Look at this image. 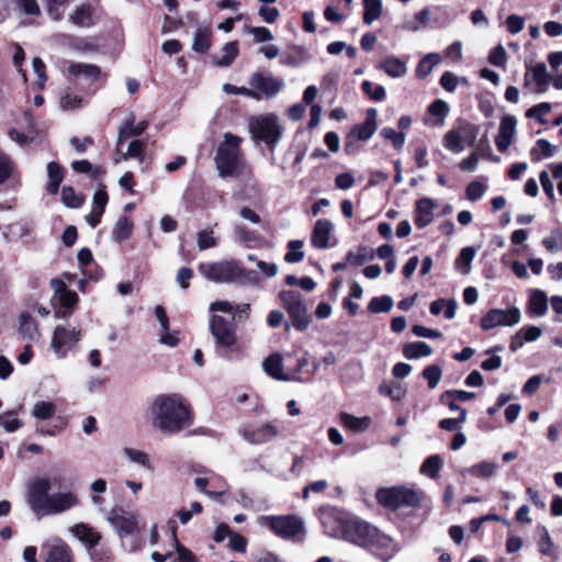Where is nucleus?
<instances>
[{"mask_svg": "<svg viewBox=\"0 0 562 562\" xmlns=\"http://www.w3.org/2000/svg\"><path fill=\"white\" fill-rule=\"evenodd\" d=\"M243 138L232 133H225L215 155V165L220 177H233L241 167L240 145Z\"/></svg>", "mask_w": 562, "mask_h": 562, "instance_id": "nucleus-5", "label": "nucleus"}, {"mask_svg": "<svg viewBox=\"0 0 562 562\" xmlns=\"http://www.w3.org/2000/svg\"><path fill=\"white\" fill-rule=\"evenodd\" d=\"M539 551L543 555L555 558V544L546 529L539 541Z\"/></svg>", "mask_w": 562, "mask_h": 562, "instance_id": "nucleus-59", "label": "nucleus"}, {"mask_svg": "<svg viewBox=\"0 0 562 562\" xmlns=\"http://www.w3.org/2000/svg\"><path fill=\"white\" fill-rule=\"evenodd\" d=\"M171 539L178 555L176 562H195L192 552L178 541L175 527L171 528Z\"/></svg>", "mask_w": 562, "mask_h": 562, "instance_id": "nucleus-50", "label": "nucleus"}, {"mask_svg": "<svg viewBox=\"0 0 562 562\" xmlns=\"http://www.w3.org/2000/svg\"><path fill=\"white\" fill-rule=\"evenodd\" d=\"M475 257V249L473 247H465L461 250L459 257L454 261L456 269L463 276L471 271V263Z\"/></svg>", "mask_w": 562, "mask_h": 562, "instance_id": "nucleus-40", "label": "nucleus"}, {"mask_svg": "<svg viewBox=\"0 0 562 562\" xmlns=\"http://www.w3.org/2000/svg\"><path fill=\"white\" fill-rule=\"evenodd\" d=\"M431 347L424 341L409 342L403 347V355L406 359L428 357L431 355Z\"/></svg>", "mask_w": 562, "mask_h": 562, "instance_id": "nucleus-37", "label": "nucleus"}, {"mask_svg": "<svg viewBox=\"0 0 562 562\" xmlns=\"http://www.w3.org/2000/svg\"><path fill=\"white\" fill-rule=\"evenodd\" d=\"M532 76L533 81L540 87V92L547 89L549 83V74L544 64L527 67L525 74V85H529V76Z\"/></svg>", "mask_w": 562, "mask_h": 562, "instance_id": "nucleus-32", "label": "nucleus"}, {"mask_svg": "<svg viewBox=\"0 0 562 562\" xmlns=\"http://www.w3.org/2000/svg\"><path fill=\"white\" fill-rule=\"evenodd\" d=\"M443 465V461L440 456L435 454L428 457L422 464L420 472L429 477H436Z\"/></svg>", "mask_w": 562, "mask_h": 562, "instance_id": "nucleus-45", "label": "nucleus"}, {"mask_svg": "<svg viewBox=\"0 0 562 562\" xmlns=\"http://www.w3.org/2000/svg\"><path fill=\"white\" fill-rule=\"evenodd\" d=\"M517 120L513 115H506L501 120L495 145L501 153H505L512 145L516 135Z\"/></svg>", "mask_w": 562, "mask_h": 562, "instance_id": "nucleus-16", "label": "nucleus"}, {"mask_svg": "<svg viewBox=\"0 0 562 562\" xmlns=\"http://www.w3.org/2000/svg\"><path fill=\"white\" fill-rule=\"evenodd\" d=\"M384 533L373 525L358 517L349 522L345 540L362 547L373 553H378L384 543Z\"/></svg>", "mask_w": 562, "mask_h": 562, "instance_id": "nucleus-7", "label": "nucleus"}, {"mask_svg": "<svg viewBox=\"0 0 562 562\" xmlns=\"http://www.w3.org/2000/svg\"><path fill=\"white\" fill-rule=\"evenodd\" d=\"M52 488L47 477H35L30 482L26 493V502L31 510L40 516L57 515L76 507L79 504L75 492H61L49 494Z\"/></svg>", "mask_w": 562, "mask_h": 562, "instance_id": "nucleus-2", "label": "nucleus"}, {"mask_svg": "<svg viewBox=\"0 0 562 562\" xmlns=\"http://www.w3.org/2000/svg\"><path fill=\"white\" fill-rule=\"evenodd\" d=\"M56 412L57 407L50 401H38L32 407V416L38 420H49Z\"/></svg>", "mask_w": 562, "mask_h": 562, "instance_id": "nucleus-38", "label": "nucleus"}, {"mask_svg": "<svg viewBox=\"0 0 562 562\" xmlns=\"http://www.w3.org/2000/svg\"><path fill=\"white\" fill-rule=\"evenodd\" d=\"M48 183L47 191L50 194H56L59 190L60 183L64 179L63 168L59 164L50 161L47 165Z\"/></svg>", "mask_w": 562, "mask_h": 562, "instance_id": "nucleus-34", "label": "nucleus"}, {"mask_svg": "<svg viewBox=\"0 0 562 562\" xmlns=\"http://www.w3.org/2000/svg\"><path fill=\"white\" fill-rule=\"evenodd\" d=\"M11 4L16 11L26 15H38L41 12L36 0H11Z\"/></svg>", "mask_w": 562, "mask_h": 562, "instance_id": "nucleus-51", "label": "nucleus"}, {"mask_svg": "<svg viewBox=\"0 0 562 562\" xmlns=\"http://www.w3.org/2000/svg\"><path fill=\"white\" fill-rule=\"evenodd\" d=\"M252 91L261 97L271 99L276 97L283 88V81L274 77H266L260 72H255L249 80Z\"/></svg>", "mask_w": 562, "mask_h": 562, "instance_id": "nucleus-14", "label": "nucleus"}, {"mask_svg": "<svg viewBox=\"0 0 562 562\" xmlns=\"http://www.w3.org/2000/svg\"><path fill=\"white\" fill-rule=\"evenodd\" d=\"M123 453L131 462L136 463L148 471L154 470L151 459L146 452L134 448H124Z\"/></svg>", "mask_w": 562, "mask_h": 562, "instance_id": "nucleus-41", "label": "nucleus"}, {"mask_svg": "<svg viewBox=\"0 0 562 562\" xmlns=\"http://www.w3.org/2000/svg\"><path fill=\"white\" fill-rule=\"evenodd\" d=\"M61 201L67 207L78 209L82 205L85 198L77 193L71 187L61 189Z\"/></svg>", "mask_w": 562, "mask_h": 562, "instance_id": "nucleus-47", "label": "nucleus"}, {"mask_svg": "<svg viewBox=\"0 0 562 562\" xmlns=\"http://www.w3.org/2000/svg\"><path fill=\"white\" fill-rule=\"evenodd\" d=\"M248 260L255 261L258 270L268 278L274 277L279 271V268L276 263L257 260L254 255H248Z\"/></svg>", "mask_w": 562, "mask_h": 562, "instance_id": "nucleus-62", "label": "nucleus"}, {"mask_svg": "<svg viewBox=\"0 0 562 562\" xmlns=\"http://www.w3.org/2000/svg\"><path fill=\"white\" fill-rule=\"evenodd\" d=\"M462 136L460 135V132L458 131H449L445 136V145L446 147L454 153H461L463 151L462 146Z\"/></svg>", "mask_w": 562, "mask_h": 562, "instance_id": "nucleus-57", "label": "nucleus"}, {"mask_svg": "<svg viewBox=\"0 0 562 562\" xmlns=\"http://www.w3.org/2000/svg\"><path fill=\"white\" fill-rule=\"evenodd\" d=\"M209 477L210 493H207V496L210 498L216 499L218 496H222L227 492V484L221 476L211 474Z\"/></svg>", "mask_w": 562, "mask_h": 562, "instance_id": "nucleus-52", "label": "nucleus"}, {"mask_svg": "<svg viewBox=\"0 0 562 562\" xmlns=\"http://www.w3.org/2000/svg\"><path fill=\"white\" fill-rule=\"evenodd\" d=\"M133 229V221L128 216L122 215L116 220L111 232V237L116 243H122L132 236Z\"/></svg>", "mask_w": 562, "mask_h": 562, "instance_id": "nucleus-28", "label": "nucleus"}, {"mask_svg": "<svg viewBox=\"0 0 562 562\" xmlns=\"http://www.w3.org/2000/svg\"><path fill=\"white\" fill-rule=\"evenodd\" d=\"M528 310L536 316H543L548 311V297L544 291L535 290L532 291L529 302Z\"/></svg>", "mask_w": 562, "mask_h": 562, "instance_id": "nucleus-33", "label": "nucleus"}, {"mask_svg": "<svg viewBox=\"0 0 562 562\" xmlns=\"http://www.w3.org/2000/svg\"><path fill=\"white\" fill-rule=\"evenodd\" d=\"M19 333L23 338L31 341L40 338L37 323L26 312L21 313L19 317Z\"/></svg>", "mask_w": 562, "mask_h": 562, "instance_id": "nucleus-29", "label": "nucleus"}, {"mask_svg": "<svg viewBox=\"0 0 562 562\" xmlns=\"http://www.w3.org/2000/svg\"><path fill=\"white\" fill-rule=\"evenodd\" d=\"M248 130L252 140L266 144L274 151L283 136V126L274 113L254 115L248 120Z\"/></svg>", "mask_w": 562, "mask_h": 562, "instance_id": "nucleus-4", "label": "nucleus"}, {"mask_svg": "<svg viewBox=\"0 0 562 562\" xmlns=\"http://www.w3.org/2000/svg\"><path fill=\"white\" fill-rule=\"evenodd\" d=\"M279 435L277 426L271 423H266L254 429H245L243 431L244 438L254 445L266 443Z\"/></svg>", "mask_w": 562, "mask_h": 562, "instance_id": "nucleus-18", "label": "nucleus"}, {"mask_svg": "<svg viewBox=\"0 0 562 562\" xmlns=\"http://www.w3.org/2000/svg\"><path fill=\"white\" fill-rule=\"evenodd\" d=\"M366 24L373 23L382 13V0H363Z\"/></svg>", "mask_w": 562, "mask_h": 562, "instance_id": "nucleus-44", "label": "nucleus"}, {"mask_svg": "<svg viewBox=\"0 0 562 562\" xmlns=\"http://www.w3.org/2000/svg\"><path fill=\"white\" fill-rule=\"evenodd\" d=\"M435 207V201L429 198L420 199L417 202L415 224L418 228H424L432 223Z\"/></svg>", "mask_w": 562, "mask_h": 562, "instance_id": "nucleus-23", "label": "nucleus"}, {"mask_svg": "<svg viewBox=\"0 0 562 562\" xmlns=\"http://www.w3.org/2000/svg\"><path fill=\"white\" fill-rule=\"evenodd\" d=\"M279 297L282 306L292 318L293 326L297 330H305L311 323V316L307 313L302 295L297 291H282Z\"/></svg>", "mask_w": 562, "mask_h": 562, "instance_id": "nucleus-11", "label": "nucleus"}, {"mask_svg": "<svg viewBox=\"0 0 562 562\" xmlns=\"http://www.w3.org/2000/svg\"><path fill=\"white\" fill-rule=\"evenodd\" d=\"M475 397V393L462 390H449L441 394L440 402L447 403V400L467 402Z\"/></svg>", "mask_w": 562, "mask_h": 562, "instance_id": "nucleus-58", "label": "nucleus"}, {"mask_svg": "<svg viewBox=\"0 0 562 562\" xmlns=\"http://www.w3.org/2000/svg\"><path fill=\"white\" fill-rule=\"evenodd\" d=\"M441 60V57L437 53H430L426 55L419 64L417 65L416 74L419 78L427 77L431 71L432 68L439 64Z\"/></svg>", "mask_w": 562, "mask_h": 562, "instance_id": "nucleus-43", "label": "nucleus"}, {"mask_svg": "<svg viewBox=\"0 0 562 562\" xmlns=\"http://www.w3.org/2000/svg\"><path fill=\"white\" fill-rule=\"evenodd\" d=\"M263 371L271 378L279 381H289V379H297L296 375H289V370L283 369V359L280 353L270 355L262 362Z\"/></svg>", "mask_w": 562, "mask_h": 562, "instance_id": "nucleus-19", "label": "nucleus"}, {"mask_svg": "<svg viewBox=\"0 0 562 562\" xmlns=\"http://www.w3.org/2000/svg\"><path fill=\"white\" fill-rule=\"evenodd\" d=\"M536 148H533L530 153L532 160L539 161L542 158L552 157L555 153V148L551 145V143L547 139H538L536 143Z\"/></svg>", "mask_w": 562, "mask_h": 562, "instance_id": "nucleus-46", "label": "nucleus"}, {"mask_svg": "<svg viewBox=\"0 0 562 562\" xmlns=\"http://www.w3.org/2000/svg\"><path fill=\"white\" fill-rule=\"evenodd\" d=\"M422 502V493L405 486H394L389 488V509H400L403 507H417Z\"/></svg>", "mask_w": 562, "mask_h": 562, "instance_id": "nucleus-13", "label": "nucleus"}, {"mask_svg": "<svg viewBox=\"0 0 562 562\" xmlns=\"http://www.w3.org/2000/svg\"><path fill=\"white\" fill-rule=\"evenodd\" d=\"M68 19L78 27H90L94 21V9L90 4H81L69 14Z\"/></svg>", "mask_w": 562, "mask_h": 562, "instance_id": "nucleus-25", "label": "nucleus"}, {"mask_svg": "<svg viewBox=\"0 0 562 562\" xmlns=\"http://www.w3.org/2000/svg\"><path fill=\"white\" fill-rule=\"evenodd\" d=\"M58 301L61 305L60 308L55 311V317L56 318H67L71 314V308L76 305L78 302V295L76 292L68 290L67 292L59 295Z\"/></svg>", "mask_w": 562, "mask_h": 562, "instance_id": "nucleus-36", "label": "nucleus"}, {"mask_svg": "<svg viewBox=\"0 0 562 562\" xmlns=\"http://www.w3.org/2000/svg\"><path fill=\"white\" fill-rule=\"evenodd\" d=\"M303 246V240H291L288 245L289 251L285 254L284 260L290 263H296L302 261L304 259Z\"/></svg>", "mask_w": 562, "mask_h": 562, "instance_id": "nucleus-48", "label": "nucleus"}, {"mask_svg": "<svg viewBox=\"0 0 562 562\" xmlns=\"http://www.w3.org/2000/svg\"><path fill=\"white\" fill-rule=\"evenodd\" d=\"M367 505L371 508L380 507L381 509L386 508V488L380 487L373 495L364 497Z\"/></svg>", "mask_w": 562, "mask_h": 562, "instance_id": "nucleus-56", "label": "nucleus"}, {"mask_svg": "<svg viewBox=\"0 0 562 562\" xmlns=\"http://www.w3.org/2000/svg\"><path fill=\"white\" fill-rule=\"evenodd\" d=\"M210 331L217 346L231 349L237 342L236 324L234 321V304L226 300L210 304Z\"/></svg>", "mask_w": 562, "mask_h": 562, "instance_id": "nucleus-3", "label": "nucleus"}, {"mask_svg": "<svg viewBox=\"0 0 562 562\" xmlns=\"http://www.w3.org/2000/svg\"><path fill=\"white\" fill-rule=\"evenodd\" d=\"M83 104H85L83 98L72 91L66 90L60 95L59 106L64 111H74V110L82 108Z\"/></svg>", "mask_w": 562, "mask_h": 562, "instance_id": "nucleus-42", "label": "nucleus"}, {"mask_svg": "<svg viewBox=\"0 0 562 562\" xmlns=\"http://www.w3.org/2000/svg\"><path fill=\"white\" fill-rule=\"evenodd\" d=\"M333 231V224L327 220H318L315 223L311 235V241L314 247L325 249L329 246V237Z\"/></svg>", "mask_w": 562, "mask_h": 562, "instance_id": "nucleus-22", "label": "nucleus"}, {"mask_svg": "<svg viewBox=\"0 0 562 562\" xmlns=\"http://www.w3.org/2000/svg\"><path fill=\"white\" fill-rule=\"evenodd\" d=\"M150 414L153 427L167 436L180 432L192 423L190 406L177 394L157 396Z\"/></svg>", "mask_w": 562, "mask_h": 562, "instance_id": "nucleus-1", "label": "nucleus"}, {"mask_svg": "<svg viewBox=\"0 0 562 562\" xmlns=\"http://www.w3.org/2000/svg\"><path fill=\"white\" fill-rule=\"evenodd\" d=\"M25 117H26L30 126L33 127V123H34L33 117L29 113L25 114ZM8 135L11 140L15 142L19 145L31 144V143H34L37 139H40V133L36 132L34 128L29 131L27 134L20 133L16 130L12 128L9 131Z\"/></svg>", "mask_w": 562, "mask_h": 562, "instance_id": "nucleus-35", "label": "nucleus"}, {"mask_svg": "<svg viewBox=\"0 0 562 562\" xmlns=\"http://www.w3.org/2000/svg\"><path fill=\"white\" fill-rule=\"evenodd\" d=\"M374 258V250L369 247L360 246L347 254V262L353 266H360Z\"/></svg>", "mask_w": 562, "mask_h": 562, "instance_id": "nucleus-39", "label": "nucleus"}, {"mask_svg": "<svg viewBox=\"0 0 562 562\" xmlns=\"http://www.w3.org/2000/svg\"><path fill=\"white\" fill-rule=\"evenodd\" d=\"M134 122L135 117L131 114L120 126L117 146L132 136L140 135L146 130L147 123L145 121L139 122L137 125H134Z\"/></svg>", "mask_w": 562, "mask_h": 562, "instance_id": "nucleus-27", "label": "nucleus"}, {"mask_svg": "<svg viewBox=\"0 0 562 562\" xmlns=\"http://www.w3.org/2000/svg\"><path fill=\"white\" fill-rule=\"evenodd\" d=\"M67 76L75 85L79 83L81 78L92 83L102 77V71L94 64L70 63L67 68Z\"/></svg>", "mask_w": 562, "mask_h": 562, "instance_id": "nucleus-15", "label": "nucleus"}, {"mask_svg": "<svg viewBox=\"0 0 562 562\" xmlns=\"http://www.w3.org/2000/svg\"><path fill=\"white\" fill-rule=\"evenodd\" d=\"M0 425L8 432H14L22 426V422L14 417L12 413H5L3 415H0Z\"/></svg>", "mask_w": 562, "mask_h": 562, "instance_id": "nucleus-64", "label": "nucleus"}, {"mask_svg": "<svg viewBox=\"0 0 562 562\" xmlns=\"http://www.w3.org/2000/svg\"><path fill=\"white\" fill-rule=\"evenodd\" d=\"M521 321V311L517 306L507 308H491L480 319L483 330H492L497 327H514Z\"/></svg>", "mask_w": 562, "mask_h": 562, "instance_id": "nucleus-12", "label": "nucleus"}, {"mask_svg": "<svg viewBox=\"0 0 562 562\" xmlns=\"http://www.w3.org/2000/svg\"><path fill=\"white\" fill-rule=\"evenodd\" d=\"M109 521L121 537L133 535L137 529V517L131 513H113L109 516Z\"/></svg>", "mask_w": 562, "mask_h": 562, "instance_id": "nucleus-20", "label": "nucleus"}, {"mask_svg": "<svg viewBox=\"0 0 562 562\" xmlns=\"http://www.w3.org/2000/svg\"><path fill=\"white\" fill-rule=\"evenodd\" d=\"M70 531L77 539L90 548L97 546L100 540L99 533L86 524H77L70 528Z\"/></svg>", "mask_w": 562, "mask_h": 562, "instance_id": "nucleus-31", "label": "nucleus"}, {"mask_svg": "<svg viewBox=\"0 0 562 562\" xmlns=\"http://www.w3.org/2000/svg\"><path fill=\"white\" fill-rule=\"evenodd\" d=\"M68 0H45L48 14L53 20H60Z\"/></svg>", "mask_w": 562, "mask_h": 562, "instance_id": "nucleus-60", "label": "nucleus"}, {"mask_svg": "<svg viewBox=\"0 0 562 562\" xmlns=\"http://www.w3.org/2000/svg\"><path fill=\"white\" fill-rule=\"evenodd\" d=\"M486 191V187L479 182V181H472L467 186L465 189V195L468 200L474 202L480 200Z\"/></svg>", "mask_w": 562, "mask_h": 562, "instance_id": "nucleus-61", "label": "nucleus"}, {"mask_svg": "<svg viewBox=\"0 0 562 562\" xmlns=\"http://www.w3.org/2000/svg\"><path fill=\"white\" fill-rule=\"evenodd\" d=\"M498 465L495 462L481 461L471 467L461 470L462 476H472L475 479L487 480L496 474Z\"/></svg>", "mask_w": 562, "mask_h": 562, "instance_id": "nucleus-24", "label": "nucleus"}, {"mask_svg": "<svg viewBox=\"0 0 562 562\" xmlns=\"http://www.w3.org/2000/svg\"><path fill=\"white\" fill-rule=\"evenodd\" d=\"M199 271L204 278L216 283L237 282L245 274V270L237 262L231 260L201 263Z\"/></svg>", "mask_w": 562, "mask_h": 562, "instance_id": "nucleus-8", "label": "nucleus"}, {"mask_svg": "<svg viewBox=\"0 0 562 562\" xmlns=\"http://www.w3.org/2000/svg\"><path fill=\"white\" fill-rule=\"evenodd\" d=\"M543 246L550 252L562 251V231L553 229L550 235L542 240Z\"/></svg>", "mask_w": 562, "mask_h": 562, "instance_id": "nucleus-54", "label": "nucleus"}, {"mask_svg": "<svg viewBox=\"0 0 562 562\" xmlns=\"http://www.w3.org/2000/svg\"><path fill=\"white\" fill-rule=\"evenodd\" d=\"M355 516L337 507L325 506L318 510V518L326 535L333 538L344 539L348 532L349 522Z\"/></svg>", "mask_w": 562, "mask_h": 562, "instance_id": "nucleus-9", "label": "nucleus"}, {"mask_svg": "<svg viewBox=\"0 0 562 562\" xmlns=\"http://www.w3.org/2000/svg\"><path fill=\"white\" fill-rule=\"evenodd\" d=\"M212 42V30L210 26H198L193 42L192 49L196 53H206L211 47Z\"/></svg>", "mask_w": 562, "mask_h": 562, "instance_id": "nucleus-30", "label": "nucleus"}, {"mask_svg": "<svg viewBox=\"0 0 562 562\" xmlns=\"http://www.w3.org/2000/svg\"><path fill=\"white\" fill-rule=\"evenodd\" d=\"M423 376L427 381L429 389H435L442 376V370L436 364L428 366L423 371Z\"/></svg>", "mask_w": 562, "mask_h": 562, "instance_id": "nucleus-55", "label": "nucleus"}, {"mask_svg": "<svg viewBox=\"0 0 562 562\" xmlns=\"http://www.w3.org/2000/svg\"><path fill=\"white\" fill-rule=\"evenodd\" d=\"M238 55V43L237 42H229L224 45L222 48V56L220 59H217L216 64L218 66L227 67L229 66L234 59Z\"/></svg>", "mask_w": 562, "mask_h": 562, "instance_id": "nucleus-49", "label": "nucleus"}, {"mask_svg": "<svg viewBox=\"0 0 562 562\" xmlns=\"http://www.w3.org/2000/svg\"><path fill=\"white\" fill-rule=\"evenodd\" d=\"M376 110L371 108L367 110L366 120L362 124H357L351 130L353 135L359 140H368L376 131Z\"/></svg>", "mask_w": 562, "mask_h": 562, "instance_id": "nucleus-21", "label": "nucleus"}, {"mask_svg": "<svg viewBox=\"0 0 562 562\" xmlns=\"http://www.w3.org/2000/svg\"><path fill=\"white\" fill-rule=\"evenodd\" d=\"M340 424L348 430L353 432H363L371 426V418L369 416L358 417L349 413H340Z\"/></svg>", "mask_w": 562, "mask_h": 562, "instance_id": "nucleus-26", "label": "nucleus"}, {"mask_svg": "<svg viewBox=\"0 0 562 562\" xmlns=\"http://www.w3.org/2000/svg\"><path fill=\"white\" fill-rule=\"evenodd\" d=\"M257 522L261 527H268L277 537L285 540L302 541L305 538V522L297 515L259 516Z\"/></svg>", "mask_w": 562, "mask_h": 562, "instance_id": "nucleus-6", "label": "nucleus"}, {"mask_svg": "<svg viewBox=\"0 0 562 562\" xmlns=\"http://www.w3.org/2000/svg\"><path fill=\"white\" fill-rule=\"evenodd\" d=\"M552 110V105L549 102H541L530 109L527 110L526 116L529 119H535L540 124H546L547 121L543 117Z\"/></svg>", "mask_w": 562, "mask_h": 562, "instance_id": "nucleus-53", "label": "nucleus"}, {"mask_svg": "<svg viewBox=\"0 0 562 562\" xmlns=\"http://www.w3.org/2000/svg\"><path fill=\"white\" fill-rule=\"evenodd\" d=\"M144 150V145L140 140H133L130 143L126 153L122 154L120 158L115 159L117 164L121 159L126 160L130 158H138L142 157Z\"/></svg>", "mask_w": 562, "mask_h": 562, "instance_id": "nucleus-63", "label": "nucleus"}, {"mask_svg": "<svg viewBox=\"0 0 562 562\" xmlns=\"http://www.w3.org/2000/svg\"><path fill=\"white\" fill-rule=\"evenodd\" d=\"M82 338V329L71 324L55 327L50 340V348L55 355L63 359L72 351Z\"/></svg>", "mask_w": 562, "mask_h": 562, "instance_id": "nucleus-10", "label": "nucleus"}, {"mask_svg": "<svg viewBox=\"0 0 562 562\" xmlns=\"http://www.w3.org/2000/svg\"><path fill=\"white\" fill-rule=\"evenodd\" d=\"M43 549L46 551V562H71L70 549L61 539H49Z\"/></svg>", "mask_w": 562, "mask_h": 562, "instance_id": "nucleus-17", "label": "nucleus"}]
</instances>
